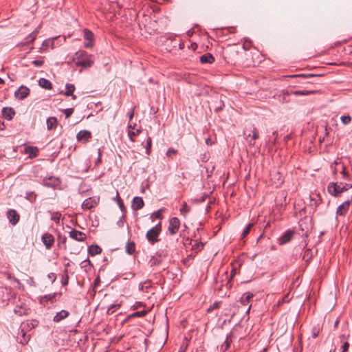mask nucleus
<instances>
[{"label":"nucleus","mask_w":352,"mask_h":352,"mask_svg":"<svg viewBox=\"0 0 352 352\" xmlns=\"http://www.w3.org/2000/svg\"><path fill=\"white\" fill-rule=\"evenodd\" d=\"M38 322L36 320H32L31 321H28L21 324L17 336V339L19 340V342L20 344H25L29 342L30 336L26 335L25 331L27 329L34 328L38 325Z\"/></svg>","instance_id":"nucleus-1"},{"label":"nucleus","mask_w":352,"mask_h":352,"mask_svg":"<svg viewBox=\"0 0 352 352\" xmlns=\"http://www.w3.org/2000/svg\"><path fill=\"white\" fill-rule=\"evenodd\" d=\"M76 65L87 68L91 67L94 64V58L91 54H88L85 51L78 50L75 54Z\"/></svg>","instance_id":"nucleus-2"},{"label":"nucleus","mask_w":352,"mask_h":352,"mask_svg":"<svg viewBox=\"0 0 352 352\" xmlns=\"http://www.w3.org/2000/svg\"><path fill=\"white\" fill-rule=\"evenodd\" d=\"M352 188V184L340 183L338 184L337 182H330L327 186L329 193L334 197H339L340 195Z\"/></svg>","instance_id":"nucleus-3"},{"label":"nucleus","mask_w":352,"mask_h":352,"mask_svg":"<svg viewBox=\"0 0 352 352\" xmlns=\"http://www.w3.org/2000/svg\"><path fill=\"white\" fill-rule=\"evenodd\" d=\"M161 232L160 223L152 228L146 234V237L151 244H154L159 241V236Z\"/></svg>","instance_id":"nucleus-4"},{"label":"nucleus","mask_w":352,"mask_h":352,"mask_svg":"<svg viewBox=\"0 0 352 352\" xmlns=\"http://www.w3.org/2000/svg\"><path fill=\"white\" fill-rule=\"evenodd\" d=\"M180 221L177 217H172L169 221L168 232L170 234L175 235L179 230Z\"/></svg>","instance_id":"nucleus-5"},{"label":"nucleus","mask_w":352,"mask_h":352,"mask_svg":"<svg viewBox=\"0 0 352 352\" xmlns=\"http://www.w3.org/2000/svg\"><path fill=\"white\" fill-rule=\"evenodd\" d=\"M294 233L295 232L294 230H286L282 234V236H280L278 239V242L279 245H284L285 243H289L294 237Z\"/></svg>","instance_id":"nucleus-6"},{"label":"nucleus","mask_w":352,"mask_h":352,"mask_svg":"<svg viewBox=\"0 0 352 352\" xmlns=\"http://www.w3.org/2000/svg\"><path fill=\"white\" fill-rule=\"evenodd\" d=\"M84 33V38L87 41L84 43V47L85 48H91L94 45V34L89 30L85 29L83 31Z\"/></svg>","instance_id":"nucleus-7"},{"label":"nucleus","mask_w":352,"mask_h":352,"mask_svg":"<svg viewBox=\"0 0 352 352\" xmlns=\"http://www.w3.org/2000/svg\"><path fill=\"white\" fill-rule=\"evenodd\" d=\"M7 217L9 219V222L12 225L15 226L20 219V215L14 209H10L7 212Z\"/></svg>","instance_id":"nucleus-8"},{"label":"nucleus","mask_w":352,"mask_h":352,"mask_svg":"<svg viewBox=\"0 0 352 352\" xmlns=\"http://www.w3.org/2000/svg\"><path fill=\"white\" fill-rule=\"evenodd\" d=\"M69 236L72 239H74V240H76L77 241H80V242H82V241H85V239L87 238L85 233L78 231L75 229H72L69 232Z\"/></svg>","instance_id":"nucleus-9"},{"label":"nucleus","mask_w":352,"mask_h":352,"mask_svg":"<svg viewBox=\"0 0 352 352\" xmlns=\"http://www.w3.org/2000/svg\"><path fill=\"white\" fill-rule=\"evenodd\" d=\"M77 140L82 142H87L91 138V133L87 130L80 131L76 135Z\"/></svg>","instance_id":"nucleus-10"},{"label":"nucleus","mask_w":352,"mask_h":352,"mask_svg":"<svg viewBox=\"0 0 352 352\" xmlns=\"http://www.w3.org/2000/svg\"><path fill=\"white\" fill-rule=\"evenodd\" d=\"M30 90L25 86H21L14 93V95L19 100H23L30 94Z\"/></svg>","instance_id":"nucleus-11"},{"label":"nucleus","mask_w":352,"mask_h":352,"mask_svg":"<svg viewBox=\"0 0 352 352\" xmlns=\"http://www.w3.org/2000/svg\"><path fill=\"white\" fill-rule=\"evenodd\" d=\"M23 153L28 155L30 159H34L38 155L39 150L36 146H28L25 147Z\"/></svg>","instance_id":"nucleus-12"},{"label":"nucleus","mask_w":352,"mask_h":352,"mask_svg":"<svg viewBox=\"0 0 352 352\" xmlns=\"http://www.w3.org/2000/svg\"><path fill=\"white\" fill-rule=\"evenodd\" d=\"M351 204V201L347 200L343 202L340 206H339L336 210V214L339 216H344L346 214L349 206Z\"/></svg>","instance_id":"nucleus-13"},{"label":"nucleus","mask_w":352,"mask_h":352,"mask_svg":"<svg viewBox=\"0 0 352 352\" xmlns=\"http://www.w3.org/2000/svg\"><path fill=\"white\" fill-rule=\"evenodd\" d=\"M96 205V200L94 198L89 197L82 202V208L84 210H87L94 208Z\"/></svg>","instance_id":"nucleus-14"},{"label":"nucleus","mask_w":352,"mask_h":352,"mask_svg":"<svg viewBox=\"0 0 352 352\" xmlns=\"http://www.w3.org/2000/svg\"><path fill=\"white\" fill-rule=\"evenodd\" d=\"M42 241L47 249L51 248L54 242V236L49 233H45L42 236Z\"/></svg>","instance_id":"nucleus-15"},{"label":"nucleus","mask_w":352,"mask_h":352,"mask_svg":"<svg viewBox=\"0 0 352 352\" xmlns=\"http://www.w3.org/2000/svg\"><path fill=\"white\" fill-rule=\"evenodd\" d=\"M43 184L46 186L55 188L60 184V181L55 177H49L43 179Z\"/></svg>","instance_id":"nucleus-16"},{"label":"nucleus","mask_w":352,"mask_h":352,"mask_svg":"<svg viewBox=\"0 0 352 352\" xmlns=\"http://www.w3.org/2000/svg\"><path fill=\"white\" fill-rule=\"evenodd\" d=\"M1 113L3 117L8 120H11L15 115L14 109L12 107H3Z\"/></svg>","instance_id":"nucleus-17"},{"label":"nucleus","mask_w":352,"mask_h":352,"mask_svg":"<svg viewBox=\"0 0 352 352\" xmlns=\"http://www.w3.org/2000/svg\"><path fill=\"white\" fill-rule=\"evenodd\" d=\"M144 202L141 197H135L132 202V208L133 210H139L144 207Z\"/></svg>","instance_id":"nucleus-18"},{"label":"nucleus","mask_w":352,"mask_h":352,"mask_svg":"<svg viewBox=\"0 0 352 352\" xmlns=\"http://www.w3.org/2000/svg\"><path fill=\"white\" fill-rule=\"evenodd\" d=\"M233 336V333L230 332L228 335H227L225 341L221 345L220 351L221 352H226L227 350L230 347V344L232 342V337Z\"/></svg>","instance_id":"nucleus-19"},{"label":"nucleus","mask_w":352,"mask_h":352,"mask_svg":"<svg viewBox=\"0 0 352 352\" xmlns=\"http://www.w3.org/2000/svg\"><path fill=\"white\" fill-rule=\"evenodd\" d=\"M69 315V313L68 311L63 309L58 312L53 318V321L54 322H60L63 320L67 318Z\"/></svg>","instance_id":"nucleus-20"},{"label":"nucleus","mask_w":352,"mask_h":352,"mask_svg":"<svg viewBox=\"0 0 352 352\" xmlns=\"http://www.w3.org/2000/svg\"><path fill=\"white\" fill-rule=\"evenodd\" d=\"M200 62L203 64H212L214 62V58L210 53H206L200 56Z\"/></svg>","instance_id":"nucleus-21"},{"label":"nucleus","mask_w":352,"mask_h":352,"mask_svg":"<svg viewBox=\"0 0 352 352\" xmlns=\"http://www.w3.org/2000/svg\"><path fill=\"white\" fill-rule=\"evenodd\" d=\"M321 203V199L319 195L310 196V206L314 210H316L317 206Z\"/></svg>","instance_id":"nucleus-22"},{"label":"nucleus","mask_w":352,"mask_h":352,"mask_svg":"<svg viewBox=\"0 0 352 352\" xmlns=\"http://www.w3.org/2000/svg\"><path fill=\"white\" fill-rule=\"evenodd\" d=\"M289 95H292L291 94V91H285V90H283L281 94L280 95H278V100L279 102H280L281 103H288L290 102V98H289Z\"/></svg>","instance_id":"nucleus-23"},{"label":"nucleus","mask_w":352,"mask_h":352,"mask_svg":"<svg viewBox=\"0 0 352 352\" xmlns=\"http://www.w3.org/2000/svg\"><path fill=\"white\" fill-rule=\"evenodd\" d=\"M102 248L98 245H91L88 248V253L91 256H96L100 254Z\"/></svg>","instance_id":"nucleus-24"},{"label":"nucleus","mask_w":352,"mask_h":352,"mask_svg":"<svg viewBox=\"0 0 352 352\" xmlns=\"http://www.w3.org/2000/svg\"><path fill=\"white\" fill-rule=\"evenodd\" d=\"M38 85L42 88H44L47 90H50L52 88V82L49 80L44 78H41L39 79Z\"/></svg>","instance_id":"nucleus-25"},{"label":"nucleus","mask_w":352,"mask_h":352,"mask_svg":"<svg viewBox=\"0 0 352 352\" xmlns=\"http://www.w3.org/2000/svg\"><path fill=\"white\" fill-rule=\"evenodd\" d=\"M254 297V294L251 292H245L244 293L241 299H240V302L242 305H247L249 302H250V300L251 298H252Z\"/></svg>","instance_id":"nucleus-26"},{"label":"nucleus","mask_w":352,"mask_h":352,"mask_svg":"<svg viewBox=\"0 0 352 352\" xmlns=\"http://www.w3.org/2000/svg\"><path fill=\"white\" fill-rule=\"evenodd\" d=\"M55 38H56L44 41L42 44V47L39 50V52H42L43 51L45 50L47 48H48L49 47L54 48V43Z\"/></svg>","instance_id":"nucleus-27"},{"label":"nucleus","mask_w":352,"mask_h":352,"mask_svg":"<svg viewBox=\"0 0 352 352\" xmlns=\"http://www.w3.org/2000/svg\"><path fill=\"white\" fill-rule=\"evenodd\" d=\"M125 251L128 254H133L135 251V244L133 241H129L126 243Z\"/></svg>","instance_id":"nucleus-28"},{"label":"nucleus","mask_w":352,"mask_h":352,"mask_svg":"<svg viewBox=\"0 0 352 352\" xmlns=\"http://www.w3.org/2000/svg\"><path fill=\"white\" fill-rule=\"evenodd\" d=\"M57 126V119L55 117H50L47 120V127L48 130L54 129Z\"/></svg>","instance_id":"nucleus-29"},{"label":"nucleus","mask_w":352,"mask_h":352,"mask_svg":"<svg viewBox=\"0 0 352 352\" xmlns=\"http://www.w3.org/2000/svg\"><path fill=\"white\" fill-rule=\"evenodd\" d=\"M316 91H307V90H296L291 91V94L295 96H307L316 93Z\"/></svg>","instance_id":"nucleus-30"},{"label":"nucleus","mask_w":352,"mask_h":352,"mask_svg":"<svg viewBox=\"0 0 352 352\" xmlns=\"http://www.w3.org/2000/svg\"><path fill=\"white\" fill-rule=\"evenodd\" d=\"M69 273L67 269H65L63 270L62 276H61V284L63 286H66L69 283Z\"/></svg>","instance_id":"nucleus-31"},{"label":"nucleus","mask_w":352,"mask_h":352,"mask_svg":"<svg viewBox=\"0 0 352 352\" xmlns=\"http://www.w3.org/2000/svg\"><path fill=\"white\" fill-rule=\"evenodd\" d=\"M113 199H115L121 211H126V208L124 206V202H123L122 199L120 198L118 190L116 191V196Z\"/></svg>","instance_id":"nucleus-32"},{"label":"nucleus","mask_w":352,"mask_h":352,"mask_svg":"<svg viewBox=\"0 0 352 352\" xmlns=\"http://www.w3.org/2000/svg\"><path fill=\"white\" fill-rule=\"evenodd\" d=\"M148 311L145 310L140 311H135L133 312L128 316V318L138 317L142 318L145 316L147 314Z\"/></svg>","instance_id":"nucleus-33"},{"label":"nucleus","mask_w":352,"mask_h":352,"mask_svg":"<svg viewBox=\"0 0 352 352\" xmlns=\"http://www.w3.org/2000/svg\"><path fill=\"white\" fill-rule=\"evenodd\" d=\"M38 34V31H34L31 34H30L26 38V41L24 43V45L28 44L29 43H32L36 38Z\"/></svg>","instance_id":"nucleus-34"},{"label":"nucleus","mask_w":352,"mask_h":352,"mask_svg":"<svg viewBox=\"0 0 352 352\" xmlns=\"http://www.w3.org/2000/svg\"><path fill=\"white\" fill-rule=\"evenodd\" d=\"M65 87L66 91H65V95L66 96H70L75 91V86L73 84L67 83Z\"/></svg>","instance_id":"nucleus-35"},{"label":"nucleus","mask_w":352,"mask_h":352,"mask_svg":"<svg viewBox=\"0 0 352 352\" xmlns=\"http://www.w3.org/2000/svg\"><path fill=\"white\" fill-rule=\"evenodd\" d=\"M56 296V293H53V294H50L48 295H45L41 298V302L44 303V302H47L48 301L52 302Z\"/></svg>","instance_id":"nucleus-36"},{"label":"nucleus","mask_w":352,"mask_h":352,"mask_svg":"<svg viewBox=\"0 0 352 352\" xmlns=\"http://www.w3.org/2000/svg\"><path fill=\"white\" fill-rule=\"evenodd\" d=\"M36 194L33 191L26 192L25 198L30 202H34L36 199Z\"/></svg>","instance_id":"nucleus-37"},{"label":"nucleus","mask_w":352,"mask_h":352,"mask_svg":"<svg viewBox=\"0 0 352 352\" xmlns=\"http://www.w3.org/2000/svg\"><path fill=\"white\" fill-rule=\"evenodd\" d=\"M254 226V223H249L245 228L243 230L241 235V239H243L250 232L251 229Z\"/></svg>","instance_id":"nucleus-38"},{"label":"nucleus","mask_w":352,"mask_h":352,"mask_svg":"<svg viewBox=\"0 0 352 352\" xmlns=\"http://www.w3.org/2000/svg\"><path fill=\"white\" fill-rule=\"evenodd\" d=\"M234 274H235V272H234V270H232V272H231V275H230L229 278H228V276L227 272H226L225 274L223 275V276H226V287L228 289L232 287L231 280H232V277L234 276Z\"/></svg>","instance_id":"nucleus-39"},{"label":"nucleus","mask_w":352,"mask_h":352,"mask_svg":"<svg viewBox=\"0 0 352 352\" xmlns=\"http://www.w3.org/2000/svg\"><path fill=\"white\" fill-rule=\"evenodd\" d=\"M141 132L140 129H136V131L129 130L128 136L131 142H135L134 137L138 135Z\"/></svg>","instance_id":"nucleus-40"},{"label":"nucleus","mask_w":352,"mask_h":352,"mask_svg":"<svg viewBox=\"0 0 352 352\" xmlns=\"http://www.w3.org/2000/svg\"><path fill=\"white\" fill-rule=\"evenodd\" d=\"M161 262L162 260L160 257L153 256L149 260L148 263L152 267L155 265H159L161 263Z\"/></svg>","instance_id":"nucleus-41"},{"label":"nucleus","mask_w":352,"mask_h":352,"mask_svg":"<svg viewBox=\"0 0 352 352\" xmlns=\"http://www.w3.org/2000/svg\"><path fill=\"white\" fill-rule=\"evenodd\" d=\"M190 207L187 205L186 202L183 203L182 207L180 209V213L184 217H186L187 214L190 212Z\"/></svg>","instance_id":"nucleus-42"},{"label":"nucleus","mask_w":352,"mask_h":352,"mask_svg":"<svg viewBox=\"0 0 352 352\" xmlns=\"http://www.w3.org/2000/svg\"><path fill=\"white\" fill-rule=\"evenodd\" d=\"M258 137H259L258 131L256 129V128L254 127V129L252 130V140H250L249 144L250 146H254L255 144L254 140L258 139Z\"/></svg>","instance_id":"nucleus-43"},{"label":"nucleus","mask_w":352,"mask_h":352,"mask_svg":"<svg viewBox=\"0 0 352 352\" xmlns=\"http://www.w3.org/2000/svg\"><path fill=\"white\" fill-rule=\"evenodd\" d=\"M163 211L162 209H160L155 212H154L151 215V219L152 221H154L155 219H162V212Z\"/></svg>","instance_id":"nucleus-44"},{"label":"nucleus","mask_w":352,"mask_h":352,"mask_svg":"<svg viewBox=\"0 0 352 352\" xmlns=\"http://www.w3.org/2000/svg\"><path fill=\"white\" fill-rule=\"evenodd\" d=\"M120 307V304H112L111 305L107 311V314L108 315H112L115 313L117 308H119Z\"/></svg>","instance_id":"nucleus-45"},{"label":"nucleus","mask_w":352,"mask_h":352,"mask_svg":"<svg viewBox=\"0 0 352 352\" xmlns=\"http://www.w3.org/2000/svg\"><path fill=\"white\" fill-rule=\"evenodd\" d=\"M336 165L338 166H340L342 168L340 173L342 175V178L346 179L348 177V173H347L346 167L344 166V164L336 162Z\"/></svg>","instance_id":"nucleus-46"},{"label":"nucleus","mask_w":352,"mask_h":352,"mask_svg":"<svg viewBox=\"0 0 352 352\" xmlns=\"http://www.w3.org/2000/svg\"><path fill=\"white\" fill-rule=\"evenodd\" d=\"M151 146H152V139L151 138L148 137L146 140V155H149L151 153Z\"/></svg>","instance_id":"nucleus-47"},{"label":"nucleus","mask_w":352,"mask_h":352,"mask_svg":"<svg viewBox=\"0 0 352 352\" xmlns=\"http://www.w3.org/2000/svg\"><path fill=\"white\" fill-rule=\"evenodd\" d=\"M251 46H252V41L249 38H245L243 39V49L244 50H249L251 48Z\"/></svg>","instance_id":"nucleus-48"},{"label":"nucleus","mask_w":352,"mask_h":352,"mask_svg":"<svg viewBox=\"0 0 352 352\" xmlns=\"http://www.w3.org/2000/svg\"><path fill=\"white\" fill-rule=\"evenodd\" d=\"M45 57L41 56L39 59L34 60L32 62V63L36 67H41L44 63Z\"/></svg>","instance_id":"nucleus-49"},{"label":"nucleus","mask_w":352,"mask_h":352,"mask_svg":"<svg viewBox=\"0 0 352 352\" xmlns=\"http://www.w3.org/2000/svg\"><path fill=\"white\" fill-rule=\"evenodd\" d=\"M317 75H315V74H296V75H292V76H290V77L292 78H311V77H314V76H316Z\"/></svg>","instance_id":"nucleus-50"},{"label":"nucleus","mask_w":352,"mask_h":352,"mask_svg":"<svg viewBox=\"0 0 352 352\" xmlns=\"http://www.w3.org/2000/svg\"><path fill=\"white\" fill-rule=\"evenodd\" d=\"M340 120L343 124L346 125L351 122V117L349 115L342 116L340 117Z\"/></svg>","instance_id":"nucleus-51"},{"label":"nucleus","mask_w":352,"mask_h":352,"mask_svg":"<svg viewBox=\"0 0 352 352\" xmlns=\"http://www.w3.org/2000/svg\"><path fill=\"white\" fill-rule=\"evenodd\" d=\"M177 153V150L170 147L168 149L166 152V155L168 157H172L173 155H175Z\"/></svg>","instance_id":"nucleus-52"},{"label":"nucleus","mask_w":352,"mask_h":352,"mask_svg":"<svg viewBox=\"0 0 352 352\" xmlns=\"http://www.w3.org/2000/svg\"><path fill=\"white\" fill-rule=\"evenodd\" d=\"M204 244L202 243H196L192 248L195 252H199L202 250Z\"/></svg>","instance_id":"nucleus-53"},{"label":"nucleus","mask_w":352,"mask_h":352,"mask_svg":"<svg viewBox=\"0 0 352 352\" xmlns=\"http://www.w3.org/2000/svg\"><path fill=\"white\" fill-rule=\"evenodd\" d=\"M219 305H220V303L218 302H214L211 306H210L208 309H207V311L208 313L211 312L213 309H218L219 307Z\"/></svg>","instance_id":"nucleus-54"},{"label":"nucleus","mask_w":352,"mask_h":352,"mask_svg":"<svg viewBox=\"0 0 352 352\" xmlns=\"http://www.w3.org/2000/svg\"><path fill=\"white\" fill-rule=\"evenodd\" d=\"M73 112L74 109L72 108L66 109L64 110V113L67 118H69L73 113Z\"/></svg>","instance_id":"nucleus-55"},{"label":"nucleus","mask_w":352,"mask_h":352,"mask_svg":"<svg viewBox=\"0 0 352 352\" xmlns=\"http://www.w3.org/2000/svg\"><path fill=\"white\" fill-rule=\"evenodd\" d=\"M287 297H288V296L287 295V296H284L281 300H279L278 301L277 304H276V305H277V306H278V307H280V306H282V305H283L285 302L288 301V300H287Z\"/></svg>","instance_id":"nucleus-56"},{"label":"nucleus","mask_w":352,"mask_h":352,"mask_svg":"<svg viewBox=\"0 0 352 352\" xmlns=\"http://www.w3.org/2000/svg\"><path fill=\"white\" fill-rule=\"evenodd\" d=\"M144 307V304L142 302H136L135 304L131 307L133 309H137L140 307Z\"/></svg>","instance_id":"nucleus-57"},{"label":"nucleus","mask_w":352,"mask_h":352,"mask_svg":"<svg viewBox=\"0 0 352 352\" xmlns=\"http://www.w3.org/2000/svg\"><path fill=\"white\" fill-rule=\"evenodd\" d=\"M47 277L49 279H50L52 280V283H54V282H55V280L56 279V274L53 272L49 273L47 275Z\"/></svg>","instance_id":"nucleus-58"},{"label":"nucleus","mask_w":352,"mask_h":352,"mask_svg":"<svg viewBox=\"0 0 352 352\" xmlns=\"http://www.w3.org/2000/svg\"><path fill=\"white\" fill-rule=\"evenodd\" d=\"M349 342H345L342 346V349L343 350V351H347V350L349 349Z\"/></svg>","instance_id":"nucleus-59"},{"label":"nucleus","mask_w":352,"mask_h":352,"mask_svg":"<svg viewBox=\"0 0 352 352\" xmlns=\"http://www.w3.org/2000/svg\"><path fill=\"white\" fill-rule=\"evenodd\" d=\"M214 141H212V140L211 139V138L208 137L206 139V144L207 145H212L214 144Z\"/></svg>","instance_id":"nucleus-60"},{"label":"nucleus","mask_w":352,"mask_h":352,"mask_svg":"<svg viewBox=\"0 0 352 352\" xmlns=\"http://www.w3.org/2000/svg\"><path fill=\"white\" fill-rule=\"evenodd\" d=\"M144 283H145L144 290H148L149 288L151 287V281H145Z\"/></svg>","instance_id":"nucleus-61"},{"label":"nucleus","mask_w":352,"mask_h":352,"mask_svg":"<svg viewBox=\"0 0 352 352\" xmlns=\"http://www.w3.org/2000/svg\"><path fill=\"white\" fill-rule=\"evenodd\" d=\"M128 116H129V120H132L133 116H134V110L133 109H131L129 112H128Z\"/></svg>","instance_id":"nucleus-62"},{"label":"nucleus","mask_w":352,"mask_h":352,"mask_svg":"<svg viewBox=\"0 0 352 352\" xmlns=\"http://www.w3.org/2000/svg\"><path fill=\"white\" fill-rule=\"evenodd\" d=\"M144 285H145L144 282V283H140L139 284V285H138L139 290L144 291Z\"/></svg>","instance_id":"nucleus-63"},{"label":"nucleus","mask_w":352,"mask_h":352,"mask_svg":"<svg viewBox=\"0 0 352 352\" xmlns=\"http://www.w3.org/2000/svg\"><path fill=\"white\" fill-rule=\"evenodd\" d=\"M318 333H319V331H316L315 329L313 330V333H312V336L314 338H316L318 336Z\"/></svg>","instance_id":"nucleus-64"}]
</instances>
